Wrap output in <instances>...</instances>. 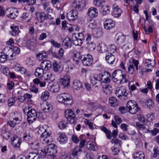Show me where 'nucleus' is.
Instances as JSON below:
<instances>
[{"label":"nucleus","instance_id":"1","mask_svg":"<svg viewBox=\"0 0 159 159\" xmlns=\"http://www.w3.org/2000/svg\"><path fill=\"white\" fill-rule=\"evenodd\" d=\"M47 126L45 125L40 127L38 131V134L41 137L40 140L43 144H48L52 141L51 131L48 128H45Z\"/></svg>","mask_w":159,"mask_h":159},{"label":"nucleus","instance_id":"2","mask_svg":"<svg viewBox=\"0 0 159 159\" xmlns=\"http://www.w3.org/2000/svg\"><path fill=\"white\" fill-rule=\"evenodd\" d=\"M112 77L113 82L117 84L127 82L125 72L121 70H117L114 71L112 74Z\"/></svg>","mask_w":159,"mask_h":159},{"label":"nucleus","instance_id":"3","mask_svg":"<svg viewBox=\"0 0 159 159\" xmlns=\"http://www.w3.org/2000/svg\"><path fill=\"white\" fill-rule=\"evenodd\" d=\"M59 102L63 103L65 105L70 107L73 102L72 96L69 94L65 93L58 95L57 97Z\"/></svg>","mask_w":159,"mask_h":159},{"label":"nucleus","instance_id":"4","mask_svg":"<svg viewBox=\"0 0 159 159\" xmlns=\"http://www.w3.org/2000/svg\"><path fill=\"white\" fill-rule=\"evenodd\" d=\"M126 107L129 112L131 114H136L139 109L136 102L134 100L129 101L127 102Z\"/></svg>","mask_w":159,"mask_h":159},{"label":"nucleus","instance_id":"5","mask_svg":"<svg viewBox=\"0 0 159 159\" xmlns=\"http://www.w3.org/2000/svg\"><path fill=\"white\" fill-rule=\"evenodd\" d=\"M155 62L154 60L147 59L144 60L143 65V70L144 71H152L154 67Z\"/></svg>","mask_w":159,"mask_h":159},{"label":"nucleus","instance_id":"6","mask_svg":"<svg viewBox=\"0 0 159 159\" xmlns=\"http://www.w3.org/2000/svg\"><path fill=\"white\" fill-rule=\"evenodd\" d=\"M85 6L84 0H75L72 2V6L75 11H81Z\"/></svg>","mask_w":159,"mask_h":159},{"label":"nucleus","instance_id":"7","mask_svg":"<svg viewBox=\"0 0 159 159\" xmlns=\"http://www.w3.org/2000/svg\"><path fill=\"white\" fill-rule=\"evenodd\" d=\"M65 116L68 122L71 124L75 123L77 119L75 114L70 109H67L65 111Z\"/></svg>","mask_w":159,"mask_h":159},{"label":"nucleus","instance_id":"8","mask_svg":"<svg viewBox=\"0 0 159 159\" xmlns=\"http://www.w3.org/2000/svg\"><path fill=\"white\" fill-rule=\"evenodd\" d=\"M116 94L119 98L125 99L127 95L125 87L122 86L117 88L116 91Z\"/></svg>","mask_w":159,"mask_h":159},{"label":"nucleus","instance_id":"9","mask_svg":"<svg viewBox=\"0 0 159 159\" xmlns=\"http://www.w3.org/2000/svg\"><path fill=\"white\" fill-rule=\"evenodd\" d=\"M27 113V119L29 123H32L35 120L37 116V113L34 109L29 110Z\"/></svg>","mask_w":159,"mask_h":159},{"label":"nucleus","instance_id":"10","mask_svg":"<svg viewBox=\"0 0 159 159\" xmlns=\"http://www.w3.org/2000/svg\"><path fill=\"white\" fill-rule=\"evenodd\" d=\"M7 16L11 19H15L18 15V11L15 8H8L6 9Z\"/></svg>","mask_w":159,"mask_h":159},{"label":"nucleus","instance_id":"11","mask_svg":"<svg viewBox=\"0 0 159 159\" xmlns=\"http://www.w3.org/2000/svg\"><path fill=\"white\" fill-rule=\"evenodd\" d=\"M115 25V22L111 19H107L103 22L104 28L106 30H110L113 28Z\"/></svg>","mask_w":159,"mask_h":159},{"label":"nucleus","instance_id":"12","mask_svg":"<svg viewBox=\"0 0 159 159\" xmlns=\"http://www.w3.org/2000/svg\"><path fill=\"white\" fill-rule=\"evenodd\" d=\"M122 12L121 9L118 5L116 4L113 5L111 12L112 16L115 18L121 16Z\"/></svg>","mask_w":159,"mask_h":159},{"label":"nucleus","instance_id":"13","mask_svg":"<svg viewBox=\"0 0 159 159\" xmlns=\"http://www.w3.org/2000/svg\"><path fill=\"white\" fill-rule=\"evenodd\" d=\"M82 35L81 34L79 33L77 35L79 37L80 35ZM82 38H77V35L75 33L72 34L71 37V40L73 44L76 46H81L82 43Z\"/></svg>","mask_w":159,"mask_h":159},{"label":"nucleus","instance_id":"14","mask_svg":"<svg viewBox=\"0 0 159 159\" xmlns=\"http://www.w3.org/2000/svg\"><path fill=\"white\" fill-rule=\"evenodd\" d=\"M57 146L53 144H51L49 147H46V150L47 151L48 156L53 157L57 152Z\"/></svg>","mask_w":159,"mask_h":159},{"label":"nucleus","instance_id":"15","mask_svg":"<svg viewBox=\"0 0 159 159\" xmlns=\"http://www.w3.org/2000/svg\"><path fill=\"white\" fill-rule=\"evenodd\" d=\"M59 83L64 88H67L69 86L70 83L69 76L67 75L64 76L63 78L60 80Z\"/></svg>","mask_w":159,"mask_h":159},{"label":"nucleus","instance_id":"16","mask_svg":"<svg viewBox=\"0 0 159 159\" xmlns=\"http://www.w3.org/2000/svg\"><path fill=\"white\" fill-rule=\"evenodd\" d=\"M66 18L69 21H74L78 18V13L74 10H72L67 14Z\"/></svg>","mask_w":159,"mask_h":159},{"label":"nucleus","instance_id":"17","mask_svg":"<svg viewBox=\"0 0 159 159\" xmlns=\"http://www.w3.org/2000/svg\"><path fill=\"white\" fill-rule=\"evenodd\" d=\"M40 66L45 70H49L52 67L51 62L48 60H43L40 64Z\"/></svg>","mask_w":159,"mask_h":159},{"label":"nucleus","instance_id":"18","mask_svg":"<svg viewBox=\"0 0 159 159\" xmlns=\"http://www.w3.org/2000/svg\"><path fill=\"white\" fill-rule=\"evenodd\" d=\"M36 18L39 23H42L46 20V14L44 12H37L36 13Z\"/></svg>","mask_w":159,"mask_h":159},{"label":"nucleus","instance_id":"19","mask_svg":"<svg viewBox=\"0 0 159 159\" xmlns=\"http://www.w3.org/2000/svg\"><path fill=\"white\" fill-rule=\"evenodd\" d=\"M125 36L122 34H117L116 37V42L118 44L121 45L125 42Z\"/></svg>","mask_w":159,"mask_h":159},{"label":"nucleus","instance_id":"20","mask_svg":"<svg viewBox=\"0 0 159 159\" xmlns=\"http://www.w3.org/2000/svg\"><path fill=\"white\" fill-rule=\"evenodd\" d=\"M14 68L16 71L20 72L21 74L24 75L25 76L29 75L28 71L20 65H16Z\"/></svg>","mask_w":159,"mask_h":159},{"label":"nucleus","instance_id":"21","mask_svg":"<svg viewBox=\"0 0 159 159\" xmlns=\"http://www.w3.org/2000/svg\"><path fill=\"white\" fill-rule=\"evenodd\" d=\"M97 50L99 52L103 53L108 52V47L103 43L98 44L97 46Z\"/></svg>","mask_w":159,"mask_h":159},{"label":"nucleus","instance_id":"22","mask_svg":"<svg viewBox=\"0 0 159 159\" xmlns=\"http://www.w3.org/2000/svg\"><path fill=\"white\" fill-rule=\"evenodd\" d=\"M21 142L20 138L16 136H14L11 139L12 144L16 147H20Z\"/></svg>","mask_w":159,"mask_h":159},{"label":"nucleus","instance_id":"23","mask_svg":"<svg viewBox=\"0 0 159 159\" xmlns=\"http://www.w3.org/2000/svg\"><path fill=\"white\" fill-rule=\"evenodd\" d=\"M105 60L106 61L110 64H114L115 60L114 56L111 53H107L105 56Z\"/></svg>","mask_w":159,"mask_h":159},{"label":"nucleus","instance_id":"24","mask_svg":"<svg viewBox=\"0 0 159 159\" xmlns=\"http://www.w3.org/2000/svg\"><path fill=\"white\" fill-rule=\"evenodd\" d=\"M73 60L77 64H78L80 60L83 57V56H81L80 51H75L73 52Z\"/></svg>","mask_w":159,"mask_h":159},{"label":"nucleus","instance_id":"25","mask_svg":"<svg viewBox=\"0 0 159 159\" xmlns=\"http://www.w3.org/2000/svg\"><path fill=\"white\" fill-rule=\"evenodd\" d=\"M103 77V73L101 74L94 75L93 77H91V83L93 84H95L96 83V80L102 81Z\"/></svg>","mask_w":159,"mask_h":159},{"label":"nucleus","instance_id":"26","mask_svg":"<svg viewBox=\"0 0 159 159\" xmlns=\"http://www.w3.org/2000/svg\"><path fill=\"white\" fill-rule=\"evenodd\" d=\"M13 120H10L7 122V124L11 127H14L16 124H19L21 121L20 116L17 117L13 118Z\"/></svg>","mask_w":159,"mask_h":159},{"label":"nucleus","instance_id":"27","mask_svg":"<svg viewBox=\"0 0 159 159\" xmlns=\"http://www.w3.org/2000/svg\"><path fill=\"white\" fill-rule=\"evenodd\" d=\"M111 75L107 72H104L103 73L102 82L104 83H108L110 80Z\"/></svg>","mask_w":159,"mask_h":159},{"label":"nucleus","instance_id":"28","mask_svg":"<svg viewBox=\"0 0 159 159\" xmlns=\"http://www.w3.org/2000/svg\"><path fill=\"white\" fill-rule=\"evenodd\" d=\"M72 41L68 37H66L63 41L64 45L66 48H70L72 46Z\"/></svg>","mask_w":159,"mask_h":159},{"label":"nucleus","instance_id":"29","mask_svg":"<svg viewBox=\"0 0 159 159\" xmlns=\"http://www.w3.org/2000/svg\"><path fill=\"white\" fill-rule=\"evenodd\" d=\"M49 90L51 92L56 93L58 92L60 90V87L59 84H56L48 87Z\"/></svg>","mask_w":159,"mask_h":159},{"label":"nucleus","instance_id":"30","mask_svg":"<svg viewBox=\"0 0 159 159\" xmlns=\"http://www.w3.org/2000/svg\"><path fill=\"white\" fill-rule=\"evenodd\" d=\"M100 11L101 14L103 16H105L109 14L110 12V7L107 6H104L101 7Z\"/></svg>","mask_w":159,"mask_h":159},{"label":"nucleus","instance_id":"31","mask_svg":"<svg viewBox=\"0 0 159 159\" xmlns=\"http://www.w3.org/2000/svg\"><path fill=\"white\" fill-rule=\"evenodd\" d=\"M106 1V0H93V3L95 6L100 7L103 6Z\"/></svg>","mask_w":159,"mask_h":159},{"label":"nucleus","instance_id":"32","mask_svg":"<svg viewBox=\"0 0 159 159\" xmlns=\"http://www.w3.org/2000/svg\"><path fill=\"white\" fill-rule=\"evenodd\" d=\"M134 159H144V154L142 152H135L133 154Z\"/></svg>","mask_w":159,"mask_h":159},{"label":"nucleus","instance_id":"33","mask_svg":"<svg viewBox=\"0 0 159 159\" xmlns=\"http://www.w3.org/2000/svg\"><path fill=\"white\" fill-rule=\"evenodd\" d=\"M110 105L112 107L117 106L118 104L117 99L114 97H111L109 100Z\"/></svg>","mask_w":159,"mask_h":159},{"label":"nucleus","instance_id":"34","mask_svg":"<svg viewBox=\"0 0 159 159\" xmlns=\"http://www.w3.org/2000/svg\"><path fill=\"white\" fill-rule=\"evenodd\" d=\"M58 140L61 144L66 143L67 141V138L66 135L63 134H61L58 138Z\"/></svg>","mask_w":159,"mask_h":159},{"label":"nucleus","instance_id":"35","mask_svg":"<svg viewBox=\"0 0 159 159\" xmlns=\"http://www.w3.org/2000/svg\"><path fill=\"white\" fill-rule=\"evenodd\" d=\"M98 14V9L94 7H90V17H95L97 16Z\"/></svg>","mask_w":159,"mask_h":159},{"label":"nucleus","instance_id":"36","mask_svg":"<svg viewBox=\"0 0 159 159\" xmlns=\"http://www.w3.org/2000/svg\"><path fill=\"white\" fill-rule=\"evenodd\" d=\"M11 28L12 30L11 32V34L13 36H16L18 35L20 32V30L18 27L17 26H11Z\"/></svg>","mask_w":159,"mask_h":159},{"label":"nucleus","instance_id":"37","mask_svg":"<svg viewBox=\"0 0 159 159\" xmlns=\"http://www.w3.org/2000/svg\"><path fill=\"white\" fill-rule=\"evenodd\" d=\"M32 134L28 132H25L23 134V138L26 141H30L32 139Z\"/></svg>","mask_w":159,"mask_h":159},{"label":"nucleus","instance_id":"38","mask_svg":"<svg viewBox=\"0 0 159 159\" xmlns=\"http://www.w3.org/2000/svg\"><path fill=\"white\" fill-rule=\"evenodd\" d=\"M102 131H103L106 134L107 138L109 139H111V132L104 126H102L100 127Z\"/></svg>","mask_w":159,"mask_h":159},{"label":"nucleus","instance_id":"39","mask_svg":"<svg viewBox=\"0 0 159 159\" xmlns=\"http://www.w3.org/2000/svg\"><path fill=\"white\" fill-rule=\"evenodd\" d=\"M36 57L38 59L39 61L43 60V61L44 58H46L48 57V56L46 55L45 52L43 51L41 53H39L36 55Z\"/></svg>","mask_w":159,"mask_h":159},{"label":"nucleus","instance_id":"40","mask_svg":"<svg viewBox=\"0 0 159 159\" xmlns=\"http://www.w3.org/2000/svg\"><path fill=\"white\" fill-rule=\"evenodd\" d=\"M5 49L8 51L7 52H6L5 54L7 57V58H10V57L11 58H12L13 57L14 53L13 49L8 47L5 48Z\"/></svg>","mask_w":159,"mask_h":159},{"label":"nucleus","instance_id":"41","mask_svg":"<svg viewBox=\"0 0 159 159\" xmlns=\"http://www.w3.org/2000/svg\"><path fill=\"white\" fill-rule=\"evenodd\" d=\"M27 159H40L39 156L34 152H31L27 156Z\"/></svg>","mask_w":159,"mask_h":159},{"label":"nucleus","instance_id":"42","mask_svg":"<svg viewBox=\"0 0 159 159\" xmlns=\"http://www.w3.org/2000/svg\"><path fill=\"white\" fill-rule=\"evenodd\" d=\"M43 107L42 110L45 112H49L52 109V106L48 102H47L46 105L43 106Z\"/></svg>","mask_w":159,"mask_h":159},{"label":"nucleus","instance_id":"43","mask_svg":"<svg viewBox=\"0 0 159 159\" xmlns=\"http://www.w3.org/2000/svg\"><path fill=\"white\" fill-rule=\"evenodd\" d=\"M73 83L74 89L77 90H79L82 87L81 83L79 80H74Z\"/></svg>","mask_w":159,"mask_h":159},{"label":"nucleus","instance_id":"44","mask_svg":"<svg viewBox=\"0 0 159 159\" xmlns=\"http://www.w3.org/2000/svg\"><path fill=\"white\" fill-rule=\"evenodd\" d=\"M43 69L42 68H37L35 72V76L38 77H41L43 73Z\"/></svg>","mask_w":159,"mask_h":159},{"label":"nucleus","instance_id":"45","mask_svg":"<svg viewBox=\"0 0 159 159\" xmlns=\"http://www.w3.org/2000/svg\"><path fill=\"white\" fill-rule=\"evenodd\" d=\"M89 55L88 54L85 57L84 56L83 59L81 60L83 64L86 66H89Z\"/></svg>","mask_w":159,"mask_h":159},{"label":"nucleus","instance_id":"46","mask_svg":"<svg viewBox=\"0 0 159 159\" xmlns=\"http://www.w3.org/2000/svg\"><path fill=\"white\" fill-rule=\"evenodd\" d=\"M1 133L2 136L5 139H7L10 137L9 132L8 131V129H6L2 130Z\"/></svg>","mask_w":159,"mask_h":159},{"label":"nucleus","instance_id":"47","mask_svg":"<svg viewBox=\"0 0 159 159\" xmlns=\"http://www.w3.org/2000/svg\"><path fill=\"white\" fill-rule=\"evenodd\" d=\"M82 151V149L79 146H77L72 149V154L73 157H75L77 155V153L80 152Z\"/></svg>","mask_w":159,"mask_h":159},{"label":"nucleus","instance_id":"48","mask_svg":"<svg viewBox=\"0 0 159 159\" xmlns=\"http://www.w3.org/2000/svg\"><path fill=\"white\" fill-rule=\"evenodd\" d=\"M112 87L109 85L103 88V90L104 93L107 94H110L112 92Z\"/></svg>","mask_w":159,"mask_h":159},{"label":"nucleus","instance_id":"49","mask_svg":"<svg viewBox=\"0 0 159 159\" xmlns=\"http://www.w3.org/2000/svg\"><path fill=\"white\" fill-rule=\"evenodd\" d=\"M146 105L147 107L150 109L152 108L154 106V103L151 99L147 100L146 101Z\"/></svg>","mask_w":159,"mask_h":159},{"label":"nucleus","instance_id":"50","mask_svg":"<svg viewBox=\"0 0 159 159\" xmlns=\"http://www.w3.org/2000/svg\"><path fill=\"white\" fill-rule=\"evenodd\" d=\"M108 47L107 52L114 53L116 50V46L114 45L111 44L109 45Z\"/></svg>","mask_w":159,"mask_h":159},{"label":"nucleus","instance_id":"51","mask_svg":"<svg viewBox=\"0 0 159 159\" xmlns=\"http://www.w3.org/2000/svg\"><path fill=\"white\" fill-rule=\"evenodd\" d=\"M49 93L48 91H45L42 93L41 98L43 100L45 101L48 98Z\"/></svg>","mask_w":159,"mask_h":159},{"label":"nucleus","instance_id":"52","mask_svg":"<svg viewBox=\"0 0 159 159\" xmlns=\"http://www.w3.org/2000/svg\"><path fill=\"white\" fill-rule=\"evenodd\" d=\"M48 19L51 21L50 24H55V21L54 17L48 13L46 14V20Z\"/></svg>","mask_w":159,"mask_h":159},{"label":"nucleus","instance_id":"53","mask_svg":"<svg viewBox=\"0 0 159 159\" xmlns=\"http://www.w3.org/2000/svg\"><path fill=\"white\" fill-rule=\"evenodd\" d=\"M7 57L3 53H0V62L4 63L7 60Z\"/></svg>","mask_w":159,"mask_h":159},{"label":"nucleus","instance_id":"54","mask_svg":"<svg viewBox=\"0 0 159 159\" xmlns=\"http://www.w3.org/2000/svg\"><path fill=\"white\" fill-rule=\"evenodd\" d=\"M64 53V51L63 48H61L59 50L58 53L59 56H57L55 53H53V56L57 58H60L63 56Z\"/></svg>","mask_w":159,"mask_h":159},{"label":"nucleus","instance_id":"55","mask_svg":"<svg viewBox=\"0 0 159 159\" xmlns=\"http://www.w3.org/2000/svg\"><path fill=\"white\" fill-rule=\"evenodd\" d=\"M2 72L4 74L7 75H9L10 74V72L9 69L7 67L2 66Z\"/></svg>","mask_w":159,"mask_h":159},{"label":"nucleus","instance_id":"56","mask_svg":"<svg viewBox=\"0 0 159 159\" xmlns=\"http://www.w3.org/2000/svg\"><path fill=\"white\" fill-rule=\"evenodd\" d=\"M96 33H93V36L97 38H99L102 35V33L99 28L98 30H95Z\"/></svg>","mask_w":159,"mask_h":159},{"label":"nucleus","instance_id":"57","mask_svg":"<svg viewBox=\"0 0 159 159\" xmlns=\"http://www.w3.org/2000/svg\"><path fill=\"white\" fill-rule=\"evenodd\" d=\"M68 123L64 121H61L59 124L58 127L61 129H64L67 126Z\"/></svg>","mask_w":159,"mask_h":159},{"label":"nucleus","instance_id":"58","mask_svg":"<svg viewBox=\"0 0 159 159\" xmlns=\"http://www.w3.org/2000/svg\"><path fill=\"white\" fill-rule=\"evenodd\" d=\"M50 42L52 46L55 48H59L61 47V44L53 39L51 40L50 41Z\"/></svg>","mask_w":159,"mask_h":159},{"label":"nucleus","instance_id":"59","mask_svg":"<svg viewBox=\"0 0 159 159\" xmlns=\"http://www.w3.org/2000/svg\"><path fill=\"white\" fill-rule=\"evenodd\" d=\"M111 143L112 144H118L120 146H121L122 145L121 141L116 138H114L112 139L111 140Z\"/></svg>","mask_w":159,"mask_h":159},{"label":"nucleus","instance_id":"60","mask_svg":"<svg viewBox=\"0 0 159 159\" xmlns=\"http://www.w3.org/2000/svg\"><path fill=\"white\" fill-rule=\"evenodd\" d=\"M22 2H26L28 5L31 6L35 3L36 0H22Z\"/></svg>","mask_w":159,"mask_h":159},{"label":"nucleus","instance_id":"61","mask_svg":"<svg viewBox=\"0 0 159 159\" xmlns=\"http://www.w3.org/2000/svg\"><path fill=\"white\" fill-rule=\"evenodd\" d=\"M157 148V147H155L153 149V151L154 153L153 154V157H157L158 155L159 156V148L158 149Z\"/></svg>","mask_w":159,"mask_h":159},{"label":"nucleus","instance_id":"62","mask_svg":"<svg viewBox=\"0 0 159 159\" xmlns=\"http://www.w3.org/2000/svg\"><path fill=\"white\" fill-rule=\"evenodd\" d=\"M40 155L42 158H44L46 155L48 156L47 153V151L46 150V147L45 148L44 150H41L40 152Z\"/></svg>","mask_w":159,"mask_h":159},{"label":"nucleus","instance_id":"63","mask_svg":"<svg viewBox=\"0 0 159 159\" xmlns=\"http://www.w3.org/2000/svg\"><path fill=\"white\" fill-rule=\"evenodd\" d=\"M134 71V68L133 65L132 64H130L128 67V72L129 74H132Z\"/></svg>","mask_w":159,"mask_h":159},{"label":"nucleus","instance_id":"64","mask_svg":"<svg viewBox=\"0 0 159 159\" xmlns=\"http://www.w3.org/2000/svg\"><path fill=\"white\" fill-rule=\"evenodd\" d=\"M147 117L149 121H152L155 119L154 114L152 113L148 114L147 115Z\"/></svg>","mask_w":159,"mask_h":159}]
</instances>
